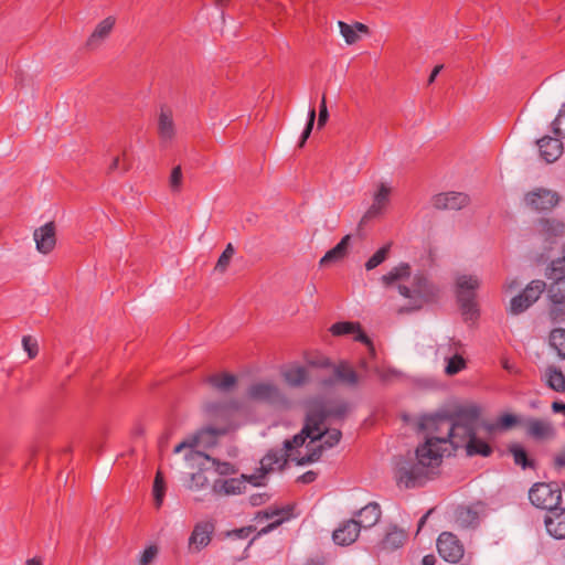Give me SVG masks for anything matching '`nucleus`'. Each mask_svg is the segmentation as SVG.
I'll use <instances>...</instances> for the list:
<instances>
[{
    "mask_svg": "<svg viewBox=\"0 0 565 565\" xmlns=\"http://www.w3.org/2000/svg\"><path fill=\"white\" fill-rule=\"evenodd\" d=\"M443 460L440 448H434L430 440L416 448L415 457H399L396 460L394 475L398 487L413 489L424 486L436 475Z\"/></svg>",
    "mask_w": 565,
    "mask_h": 565,
    "instance_id": "nucleus-1",
    "label": "nucleus"
},
{
    "mask_svg": "<svg viewBox=\"0 0 565 565\" xmlns=\"http://www.w3.org/2000/svg\"><path fill=\"white\" fill-rule=\"evenodd\" d=\"M409 277V264L401 263L398 266L392 268L387 274L383 275L381 280L386 287L396 285L399 295L409 300L411 307L408 310H418L424 305L437 300L439 289L433 281H430L425 273H415L412 276L411 286L402 284L403 280Z\"/></svg>",
    "mask_w": 565,
    "mask_h": 565,
    "instance_id": "nucleus-2",
    "label": "nucleus"
},
{
    "mask_svg": "<svg viewBox=\"0 0 565 565\" xmlns=\"http://www.w3.org/2000/svg\"><path fill=\"white\" fill-rule=\"evenodd\" d=\"M324 436V431L322 428L317 426V422H313L310 415L306 412L305 424L301 430L296 434L291 439H286L284 441L282 450H269L260 460V470L263 475H266L273 470L275 467L279 470H282L290 458V451L296 448L301 447L307 439H310L312 443L317 440H321Z\"/></svg>",
    "mask_w": 565,
    "mask_h": 565,
    "instance_id": "nucleus-3",
    "label": "nucleus"
},
{
    "mask_svg": "<svg viewBox=\"0 0 565 565\" xmlns=\"http://www.w3.org/2000/svg\"><path fill=\"white\" fill-rule=\"evenodd\" d=\"M480 281L473 275H460L456 279V297L463 319L473 321L479 317V309L476 302V290Z\"/></svg>",
    "mask_w": 565,
    "mask_h": 565,
    "instance_id": "nucleus-4",
    "label": "nucleus"
},
{
    "mask_svg": "<svg viewBox=\"0 0 565 565\" xmlns=\"http://www.w3.org/2000/svg\"><path fill=\"white\" fill-rule=\"evenodd\" d=\"M306 411L317 426L322 428V425L328 418L343 420L352 411V405L347 401H334L326 406L321 397H316L307 401Z\"/></svg>",
    "mask_w": 565,
    "mask_h": 565,
    "instance_id": "nucleus-5",
    "label": "nucleus"
},
{
    "mask_svg": "<svg viewBox=\"0 0 565 565\" xmlns=\"http://www.w3.org/2000/svg\"><path fill=\"white\" fill-rule=\"evenodd\" d=\"M441 425L445 426L446 430L444 436L427 437V439L431 441L434 448H440L439 445L447 443H449L455 449L465 448L466 444L477 436L476 428L451 423V419L443 420Z\"/></svg>",
    "mask_w": 565,
    "mask_h": 565,
    "instance_id": "nucleus-6",
    "label": "nucleus"
},
{
    "mask_svg": "<svg viewBox=\"0 0 565 565\" xmlns=\"http://www.w3.org/2000/svg\"><path fill=\"white\" fill-rule=\"evenodd\" d=\"M529 499L534 507L550 512L561 505L562 491L557 483L536 482L529 491Z\"/></svg>",
    "mask_w": 565,
    "mask_h": 565,
    "instance_id": "nucleus-7",
    "label": "nucleus"
},
{
    "mask_svg": "<svg viewBox=\"0 0 565 565\" xmlns=\"http://www.w3.org/2000/svg\"><path fill=\"white\" fill-rule=\"evenodd\" d=\"M247 397L255 402L268 404L276 408H287L289 399L281 390L270 382L252 384L247 390Z\"/></svg>",
    "mask_w": 565,
    "mask_h": 565,
    "instance_id": "nucleus-8",
    "label": "nucleus"
},
{
    "mask_svg": "<svg viewBox=\"0 0 565 565\" xmlns=\"http://www.w3.org/2000/svg\"><path fill=\"white\" fill-rule=\"evenodd\" d=\"M360 375L353 366L345 360L340 361L333 365V373L331 376L322 377L319 380V386L322 388H330L335 384H342L350 388L358 387L360 384Z\"/></svg>",
    "mask_w": 565,
    "mask_h": 565,
    "instance_id": "nucleus-9",
    "label": "nucleus"
},
{
    "mask_svg": "<svg viewBox=\"0 0 565 565\" xmlns=\"http://www.w3.org/2000/svg\"><path fill=\"white\" fill-rule=\"evenodd\" d=\"M561 195L551 189L536 188L524 195V203L536 212H547L558 205Z\"/></svg>",
    "mask_w": 565,
    "mask_h": 565,
    "instance_id": "nucleus-10",
    "label": "nucleus"
},
{
    "mask_svg": "<svg viewBox=\"0 0 565 565\" xmlns=\"http://www.w3.org/2000/svg\"><path fill=\"white\" fill-rule=\"evenodd\" d=\"M546 277L551 280L547 286V299L551 303H565V268L553 266L546 268Z\"/></svg>",
    "mask_w": 565,
    "mask_h": 565,
    "instance_id": "nucleus-11",
    "label": "nucleus"
},
{
    "mask_svg": "<svg viewBox=\"0 0 565 565\" xmlns=\"http://www.w3.org/2000/svg\"><path fill=\"white\" fill-rule=\"evenodd\" d=\"M437 550L439 555L449 563H458L465 553L461 542L450 532H443L438 536Z\"/></svg>",
    "mask_w": 565,
    "mask_h": 565,
    "instance_id": "nucleus-12",
    "label": "nucleus"
},
{
    "mask_svg": "<svg viewBox=\"0 0 565 565\" xmlns=\"http://www.w3.org/2000/svg\"><path fill=\"white\" fill-rule=\"evenodd\" d=\"M246 481L252 482L254 486H259L260 483L257 481V477L255 475L245 476L242 475L241 478H231V479H217L214 481L212 490L215 494H241L246 489Z\"/></svg>",
    "mask_w": 565,
    "mask_h": 565,
    "instance_id": "nucleus-13",
    "label": "nucleus"
},
{
    "mask_svg": "<svg viewBox=\"0 0 565 565\" xmlns=\"http://www.w3.org/2000/svg\"><path fill=\"white\" fill-rule=\"evenodd\" d=\"M469 203V195L462 192L438 193L431 198V204L436 210L458 211L466 207Z\"/></svg>",
    "mask_w": 565,
    "mask_h": 565,
    "instance_id": "nucleus-14",
    "label": "nucleus"
},
{
    "mask_svg": "<svg viewBox=\"0 0 565 565\" xmlns=\"http://www.w3.org/2000/svg\"><path fill=\"white\" fill-rule=\"evenodd\" d=\"M392 189L386 183H380L377 191L373 195V203L364 213L360 221V225L383 214L390 203Z\"/></svg>",
    "mask_w": 565,
    "mask_h": 565,
    "instance_id": "nucleus-15",
    "label": "nucleus"
},
{
    "mask_svg": "<svg viewBox=\"0 0 565 565\" xmlns=\"http://www.w3.org/2000/svg\"><path fill=\"white\" fill-rule=\"evenodd\" d=\"M361 527L356 523V519L344 521L332 533L333 542L341 546L353 544L360 534Z\"/></svg>",
    "mask_w": 565,
    "mask_h": 565,
    "instance_id": "nucleus-16",
    "label": "nucleus"
},
{
    "mask_svg": "<svg viewBox=\"0 0 565 565\" xmlns=\"http://www.w3.org/2000/svg\"><path fill=\"white\" fill-rule=\"evenodd\" d=\"M36 249L42 254H49L53 250L56 244L55 224L49 222L43 226L36 228L33 234Z\"/></svg>",
    "mask_w": 565,
    "mask_h": 565,
    "instance_id": "nucleus-17",
    "label": "nucleus"
},
{
    "mask_svg": "<svg viewBox=\"0 0 565 565\" xmlns=\"http://www.w3.org/2000/svg\"><path fill=\"white\" fill-rule=\"evenodd\" d=\"M546 531L555 539H565V508L561 505L547 512L544 519Z\"/></svg>",
    "mask_w": 565,
    "mask_h": 565,
    "instance_id": "nucleus-18",
    "label": "nucleus"
},
{
    "mask_svg": "<svg viewBox=\"0 0 565 565\" xmlns=\"http://www.w3.org/2000/svg\"><path fill=\"white\" fill-rule=\"evenodd\" d=\"M115 23L116 20L114 17H107L100 21L87 39L86 47L90 51L98 49L102 43L110 35Z\"/></svg>",
    "mask_w": 565,
    "mask_h": 565,
    "instance_id": "nucleus-19",
    "label": "nucleus"
},
{
    "mask_svg": "<svg viewBox=\"0 0 565 565\" xmlns=\"http://www.w3.org/2000/svg\"><path fill=\"white\" fill-rule=\"evenodd\" d=\"M540 154L547 163L556 161L563 153V143L558 138L544 136L537 140Z\"/></svg>",
    "mask_w": 565,
    "mask_h": 565,
    "instance_id": "nucleus-20",
    "label": "nucleus"
},
{
    "mask_svg": "<svg viewBox=\"0 0 565 565\" xmlns=\"http://www.w3.org/2000/svg\"><path fill=\"white\" fill-rule=\"evenodd\" d=\"M451 423L465 425L477 429V422L480 416V408L477 405L458 407L448 415Z\"/></svg>",
    "mask_w": 565,
    "mask_h": 565,
    "instance_id": "nucleus-21",
    "label": "nucleus"
},
{
    "mask_svg": "<svg viewBox=\"0 0 565 565\" xmlns=\"http://www.w3.org/2000/svg\"><path fill=\"white\" fill-rule=\"evenodd\" d=\"M461 348V342L451 339L448 344V352L454 351L452 356H446L445 360L447 362L445 367V373L447 375H456L463 369H466V360L463 356L459 353V349Z\"/></svg>",
    "mask_w": 565,
    "mask_h": 565,
    "instance_id": "nucleus-22",
    "label": "nucleus"
},
{
    "mask_svg": "<svg viewBox=\"0 0 565 565\" xmlns=\"http://www.w3.org/2000/svg\"><path fill=\"white\" fill-rule=\"evenodd\" d=\"M524 425L526 434L534 439L542 440L554 435L552 424L545 419L527 418Z\"/></svg>",
    "mask_w": 565,
    "mask_h": 565,
    "instance_id": "nucleus-23",
    "label": "nucleus"
},
{
    "mask_svg": "<svg viewBox=\"0 0 565 565\" xmlns=\"http://www.w3.org/2000/svg\"><path fill=\"white\" fill-rule=\"evenodd\" d=\"M381 508L377 502H370L356 512V523L361 529L374 526L381 519Z\"/></svg>",
    "mask_w": 565,
    "mask_h": 565,
    "instance_id": "nucleus-24",
    "label": "nucleus"
},
{
    "mask_svg": "<svg viewBox=\"0 0 565 565\" xmlns=\"http://www.w3.org/2000/svg\"><path fill=\"white\" fill-rule=\"evenodd\" d=\"M281 375L291 387H301L310 381L308 367L302 365L288 366L281 372Z\"/></svg>",
    "mask_w": 565,
    "mask_h": 565,
    "instance_id": "nucleus-25",
    "label": "nucleus"
},
{
    "mask_svg": "<svg viewBox=\"0 0 565 565\" xmlns=\"http://www.w3.org/2000/svg\"><path fill=\"white\" fill-rule=\"evenodd\" d=\"M290 511L291 509L290 508H282V509H267L265 511H260L257 513V518H263V519H273L275 516H280L279 519H277L276 521H274L273 523L266 525L265 527H263L258 533H257V536H262V535H265L267 533H269L270 531H273L274 529H276L277 526H279L282 522L289 520L290 518Z\"/></svg>",
    "mask_w": 565,
    "mask_h": 565,
    "instance_id": "nucleus-26",
    "label": "nucleus"
},
{
    "mask_svg": "<svg viewBox=\"0 0 565 565\" xmlns=\"http://www.w3.org/2000/svg\"><path fill=\"white\" fill-rule=\"evenodd\" d=\"M350 239V235L343 236L333 248H331L324 254V256L320 259L319 265L321 267H326L330 264L338 263L345 258L349 252Z\"/></svg>",
    "mask_w": 565,
    "mask_h": 565,
    "instance_id": "nucleus-27",
    "label": "nucleus"
},
{
    "mask_svg": "<svg viewBox=\"0 0 565 565\" xmlns=\"http://www.w3.org/2000/svg\"><path fill=\"white\" fill-rule=\"evenodd\" d=\"M211 542V529L209 524H196L189 537V548L199 552Z\"/></svg>",
    "mask_w": 565,
    "mask_h": 565,
    "instance_id": "nucleus-28",
    "label": "nucleus"
},
{
    "mask_svg": "<svg viewBox=\"0 0 565 565\" xmlns=\"http://www.w3.org/2000/svg\"><path fill=\"white\" fill-rule=\"evenodd\" d=\"M448 415H429L422 417L419 428L429 431L428 437L444 436L446 434L445 426L441 425L443 420H450Z\"/></svg>",
    "mask_w": 565,
    "mask_h": 565,
    "instance_id": "nucleus-29",
    "label": "nucleus"
},
{
    "mask_svg": "<svg viewBox=\"0 0 565 565\" xmlns=\"http://www.w3.org/2000/svg\"><path fill=\"white\" fill-rule=\"evenodd\" d=\"M158 134L162 141H171L173 139L175 128L170 109L161 108L158 120Z\"/></svg>",
    "mask_w": 565,
    "mask_h": 565,
    "instance_id": "nucleus-30",
    "label": "nucleus"
},
{
    "mask_svg": "<svg viewBox=\"0 0 565 565\" xmlns=\"http://www.w3.org/2000/svg\"><path fill=\"white\" fill-rule=\"evenodd\" d=\"M406 539L407 534L404 530L398 529L396 525H392L382 540V547L383 550L395 551L405 543Z\"/></svg>",
    "mask_w": 565,
    "mask_h": 565,
    "instance_id": "nucleus-31",
    "label": "nucleus"
},
{
    "mask_svg": "<svg viewBox=\"0 0 565 565\" xmlns=\"http://www.w3.org/2000/svg\"><path fill=\"white\" fill-rule=\"evenodd\" d=\"M226 433L225 429H220V428H214V427H207L203 430L200 431V434L191 437L190 439H186V440H183L181 441L180 444H178L174 449H173V452L174 454H179L181 452L183 449H193L194 447H196L199 445V441L200 439L205 436V435H210L212 437H215V436H220V435H224Z\"/></svg>",
    "mask_w": 565,
    "mask_h": 565,
    "instance_id": "nucleus-32",
    "label": "nucleus"
},
{
    "mask_svg": "<svg viewBox=\"0 0 565 565\" xmlns=\"http://www.w3.org/2000/svg\"><path fill=\"white\" fill-rule=\"evenodd\" d=\"M456 522L461 527H475L479 523V514L470 507H460L456 511Z\"/></svg>",
    "mask_w": 565,
    "mask_h": 565,
    "instance_id": "nucleus-33",
    "label": "nucleus"
},
{
    "mask_svg": "<svg viewBox=\"0 0 565 565\" xmlns=\"http://www.w3.org/2000/svg\"><path fill=\"white\" fill-rule=\"evenodd\" d=\"M509 452L513 456L514 463L522 469L535 468V461L527 457L526 450L520 444H511L508 447Z\"/></svg>",
    "mask_w": 565,
    "mask_h": 565,
    "instance_id": "nucleus-34",
    "label": "nucleus"
},
{
    "mask_svg": "<svg viewBox=\"0 0 565 565\" xmlns=\"http://www.w3.org/2000/svg\"><path fill=\"white\" fill-rule=\"evenodd\" d=\"M546 384L555 392L565 391V376L556 366H548L545 371Z\"/></svg>",
    "mask_w": 565,
    "mask_h": 565,
    "instance_id": "nucleus-35",
    "label": "nucleus"
},
{
    "mask_svg": "<svg viewBox=\"0 0 565 565\" xmlns=\"http://www.w3.org/2000/svg\"><path fill=\"white\" fill-rule=\"evenodd\" d=\"M206 381L213 387L222 392L231 391L236 384L235 375L228 373L213 374L209 376Z\"/></svg>",
    "mask_w": 565,
    "mask_h": 565,
    "instance_id": "nucleus-36",
    "label": "nucleus"
},
{
    "mask_svg": "<svg viewBox=\"0 0 565 565\" xmlns=\"http://www.w3.org/2000/svg\"><path fill=\"white\" fill-rule=\"evenodd\" d=\"M541 231L548 237H558L565 234V223L556 218H542Z\"/></svg>",
    "mask_w": 565,
    "mask_h": 565,
    "instance_id": "nucleus-37",
    "label": "nucleus"
},
{
    "mask_svg": "<svg viewBox=\"0 0 565 565\" xmlns=\"http://www.w3.org/2000/svg\"><path fill=\"white\" fill-rule=\"evenodd\" d=\"M547 291V285L544 280L534 279L523 289L522 294L525 300L533 305L535 303L544 291Z\"/></svg>",
    "mask_w": 565,
    "mask_h": 565,
    "instance_id": "nucleus-38",
    "label": "nucleus"
},
{
    "mask_svg": "<svg viewBox=\"0 0 565 565\" xmlns=\"http://www.w3.org/2000/svg\"><path fill=\"white\" fill-rule=\"evenodd\" d=\"M465 448L468 456L480 455L482 457H488L492 454L491 446L477 436L470 439L469 443L466 444Z\"/></svg>",
    "mask_w": 565,
    "mask_h": 565,
    "instance_id": "nucleus-39",
    "label": "nucleus"
},
{
    "mask_svg": "<svg viewBox=\"0 0 565 565\" xmlns=\"http://www.w3.org/2000/svg\"><path fill=\"white\" fill-rule=\"evenodd\" d=\"M550 344L561 359H565V329L556 328L550 334Z\"/></svg>",
    "mask_w": 565,
    "mask_h": 565,
    "instance_id": "nucleus-40",
    "label": "nucleus"
},
{
    "mask_svg": "<svg viewBox=\"0 0 565 565\" xmlns=\"http://www.w3.org/2000/svg\"><path fill=\"white\" fill-rule=\"evenodd\" d=\"M166 494V483L164 478L161 471H158L153 481V500L154 505L159 509L163 503V498Z\"/></svg>",
    "mask_w": 565,
    "mask_h": 565,
    "instance_id": "nucleus-41",
    "label": "nucleus"
},
{
    "mask_svg": "<svg viewBox=\"0 0 565 565\" xmlns=\"http://www.w3.org/2000/svg\"><path fill=\"white\" fill-rule=\"evenodd\" d=\"M200 456H203L206 460L211 461L215 468V471L221 476H230L236 473V468L233 463L227 461H221L216 458H213L206 454L198 452Z\"/></svg>",
    "mask_w": 565,
    "mask_h": 565,
    "instance_id": "nucleus-42",
    "label": "nucleus"
},
{
    "mask_svg": "<svg viewBox=\"0 0 565 565\" xmlns=\"http://www.w3.org/2000/svg\"><path fill=\"white\" fill-rule=\"evenodd\" d=\"M391 245V243L384 245L377 252H375L372 257L369 258V260L365 263L366 270L376 268L387 258Z\"/></svg>",
    "mask_w": 565,
    "mask_h": 565,
    "instance_id": "nucleus-43",
    "label": "nucleus"
},
{
    "mask_svg": "<svg viewBox=\"0 0 565 565\" xmlns=\"http://www.w3.org/2000/svg\"><path fill=\"white\" fill-rule=\"evenodd\" d=\"M234 254H235V248L232 243H228L226 245L225 249L223 250V253L221 254V256L218 257V260H217L214 269L221 274L225 273Z\"/></svg>",
    "mask_w": 565,
    "mask_h": 565,
    "instance_id": "nucleus-44",
    "label": "nucleus"
},
{
    "mask_svg": "<svg viewBox=\"0 0 565 565\" xmlns=\"http://www.w3.org/2000/svg\"><path fill=\"white\" fill-rule=\"evenodd\" d=\"M359 330V323L355 322H337L331 326L330 331L333 335L354 334Z\"/></svg>",
    "mask_w": 565,
    "mask_h": 565,
    "instance_id": "nucleus-45",
    "label": "nucleus"
},
{
    "mask_svg": "<svg viewBox=\"0 0 565 565\" xmlns=\"http://www.w3.org/2000/svg\"><path fill=\"white\" fill-rule=\"evenodd\" d=\"M532 305L525 300L524 295L521 292L513 297L510 301V312L512 315H520L529 309Z\"/></svg>",
    "mask_w": 565,
    "mask_h": 565,
    "instance_id": "nucleus-46",
    "label": "nucleus"
},
{
    "mask_svg": "<svg viewBox=\"0 0 565 565\" xmlns=\"http://www.w3.org/2000/svg\"><path fill=\"white\" fill-rule=\"evenodd\" d=\"M315 120H316V109H315V107H311L308 111V119H307L306 127H305V129L300 136V140L298 142L299 148H302L305 146L307 139L310 137V134L315 126Z\"/></svg>",
    "mask_w": 565,
    "mask_h": 565,
    "instance_id": "nucleus-47",
    "label": "nucleus"
},
{
    "mask_svg": "<svg viewBox=\"0 0 565 565\" xmlns=\"http://www.w3.org/2000/svg\"><path fill=\"white\" fill-rule=\"evenodd\" d=\"M322 431H324V435H327V438L321 444L322 446H324V449H329V448L337 446L342 438V433L340 429H337V428H331V429L324 428L323 429L322 428Z\"/></svg>",
    "mask_w": 565,
    "mask_h": 565,
    "instance_id": "nucleus-48",
    "label": "nucleus"
},
{
    "mask_svg": "<svg viewBox=\"0 0 565 565\" xmlns=\"http://www.w3.org/2000/svg\"><path fill=\"white\" fill-rule=\"evenodd\" d=\"M553 132L557 137L565 138V103L558 111L557 117L552 122Z\"/></svg>",
    "mask_w": 565,
    "mask_h": 565,
    "instance_id": "nucleus-49",
    "label": "nucleus"
},
{
    "mask_svg": "<svg viewBox=\"0 0 565 565\" xmlns=\"http://www.w3.org/2000/svg\"><path fill=\"white\" fill-rule=\"evenodd\" d=\"M548 317L554 323L565 321V303H552L548 309Z\"/></svg>",
    "mask_w": 565,
    "mask_h": 565,
    "instance_id": "nucleus-50",
    "label": "nucleus"
},
{
    "mask_svg": "<svg viewBox=\"0 0 565 565\" xmlns=\"http://www.w3.org/2000/svg\"><path fill=\"white\" fill-rule=\"evenodd\" d=\"M182 169L180 166H177L172 169L170 179H169V185L172 192H180L182 188Z\"/></svg>",
    "mask_w": 565,
    "mask_h": 565,
    "instance_id": "nucleus-51",
    "label": "nucleus"
},
{
    "mask_svg": "<svg viewBox=\"0 0 565 565\" xmlns=\"http://www.w3.org/2000/svg\"><path fill=\"white\" fill-rule=\"evenodd\" d=\"M339 28L342 36L348 44H353L358 41L359 36L354 28L345 22L339 21Z\"/></svg>",
    "mask_w": 565,
    "mask_h": 565,
    "instance_id": "nucleus-52",
    "label": "nucleus"
},
{
    "mask_svg": "<svg viewBox=\"0 0 565 565\" xmlns=\"http://www.w3.org/2000/svg\"><path fill=\"white\" fill-rule=\"evenodd\" d=\"M159 550L157 545L148 546L140 555L139 565H151L158 556Z\"/></svg>",
    "mask_w": 565,
    "mask_h": 565,
    "instance_id": "nucleus-53",
    "label": "nucleus"
},
{
    "mask_svg": "<svg viewBox=\"0 0 565 565\" xmlns=\"http://www.w3.org/2000/svg\"><path fill=\"white\" fill-rule=\"evenodd\" d=\"M24 350L28 352L29 358L33 359L36 356L39 349L38 343L30 335H25L22 339Z\"/></svg>",
    "mask_w": 565,
    "mask_h": 565,
    "instance_id": "nucleus-54",
    "label": "nucleus"
},
{
    "mask_svg": "<svg viewBox=\"0 0 565 565\" xmlns=\"http://www.w3.org/2000/svg\"><path fill=\"white\" fill-rule=\"evenodd\" d=\"M515 424H518V417L515 415L504 414L499 418V420L497 423V428L509 429L512 426H514Z\"/></svg>",
    "mask_w": 565,
    "mask_h": 565,
    "instance_id": "nucleus-55",
    "label": "nucleus"
},
{
    "mask_svg": "<svg viewBox=\"0 0 565 565\" xmlns=\"http://www.w3.org/2000/svg\"><path fill=\"white\" fill-rule=\"evenodd\" d=\"M328 119H329V111L327 108L326 96L323 95L320 107H319V117H318L317 128L318 129L323 128L324 125L327 124Z\"/></svg>",
    "mask_w": 565,
    "mask_h": 565,
    "instance_id": "nucleus-56",
    "label": "nucleus"
},
{
    "mask_svg": "<svg viewBox=\"0 0 565 565\" xmlns=\"http://www.w3.org/2000/svg\"><path fill=\"white\" fill-rule=\"evenodd\" d=\"M309 364L311 366L320 367V369H331L333 371V365H337V363H333L328 358H321L316 361H310Z\"/></svg>",
    "mask_w": 565,
    "mask_h": 565,
    "instance_id": "nucleus-57",
    "label": "nucleus"
},
{
    "mask_svg": "<svg viewBox=\"0 0 565 565\" xmlns=\"http://www.w3.org/2000/svg\"><path fill=\"white\" fill-rule=\"evenodd\" d=\"M354 340L367 344L371 348V350L374 351L371 340L363 332L360 324H359V330H355V332H354Z\"/></svg>",
    "mask_w": 565,
    "mask_h": 565,
    "instance_id": "nucleus-58",
    "label": "nucleus"
},
{
    "mask_svg": "<svg viewBox=\"0 0 565 565\" xmlns=\"http://www.w3.org/2000/svg\"><path fill=\"white\" fill-rule=\"evenodd\" d=\"M318 477V473L312 471V470H309L307 472H305L303 475L299 476L297 481L298 482H301L303 484H309L311 482H313Z\"/></svg>",
    "mask_w": 565,
    "mask_h": 565,
    "instance_id": "nucleus-59",
    "label": "nucleus"
},
{
    "mask_svg": "<svg viewBox=\"0 0 565 565\" xmlns=\"http://www.w3.org/2000/svg\"><path fill=\"white\" fill-rule=\"evenodd\" d=\"M121 170L122 172H126L128 170V166L124 164L120 167V159L119 157H115L111 161V163L108 167L107 173H113L117 170Z\"/></svg>",
    "mask_w": 565,
    "mask_h": 565,
    "instance_id": "nucleus-60",
    "label": "nucleus"
},
{
    "mask_svg": "<svg viewBox=\"0 0 565 565\" xmlns=\"http://www.w3.org/2000/svg\"><path fill=\"white\" fill-rule=\"evenodd\" d=\"M268 499V495L266 493H257L253 494L249 498V502L253 507L262 505L264 504Z\"/></svg>",
    "mask_w": 565,
    "mask_h": 565,
    "instance_id": "nucleus-61",
    "label": "nucleus"
},
{
    "mask_svg": "<svg viewBox=\"0 0 565 565\" xmlns=\"http://www.w3.org/2000/svg\"><path fill=\"white\" fill-rule=\"evenodd\" d=\"M255 527L246 526L234 531V534L239 539H246L254 532Z\"/></svg>",
    "mask_w": 565,
    "mask_h": 565,
    "instance_id": "nucleus-62",
    "label": "nucleus"
},
{
    "mask_svg": "<svg viewBox=\"0 0 565 565\" xmlns=\"http://www.w3.org/2000/svg\"><path fill=\"white\" fill-rule=\"evenodd\" d=\"M553 266H561L565 268V244L562 247V256L551 262Z\"/></svg>",
    "mask_w": 565,
    "mask_h": 565,
    "instance_id": "nucleus-63",
    "label": "nucleus"
},
{
    "mask_svg": "<svg viewBox=\"0 0 565 565\" xmlns=\"http://www.w3.org/2000/svg\"><path fill=\"white\" fill-rule=\"evenodd\" d=\"M554 462H555V467H557V468L565 467V449L562 452H559L558 455H556Z\"/></svg>",
    "mask_w": 565,
    "mask_h": 565,
    "instance_id": "nucleus-64",
    "label": "nucleus"
}]
</instances>
